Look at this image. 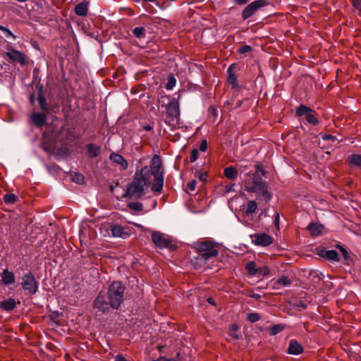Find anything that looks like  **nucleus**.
Segmentation results:
<instances>
[{
	"instance_id": "obj_32",
	"label": "nucleus",
	"mask_w": 361,
	"mask_h": 361,
	"mask_svg": "<svg viewBox=\"0 0 361 361\" xmlns=\"http://www.w3.org/2000/svg\"><path fill=\"white\" fill-rule=\"evenodd\" d=\"M176 79L173 74H169L168 76V81L165 85L167 90H171L176 86Z\"/></svg>"
},
{
	"instance_id": "obj_9",
	"label": "nucleus",
	"mask_w": 361,
	"mask_h": 361,
	"mask_svg": "<svg viewBox=\"0 0 361 361\" xmlns=\"http://www.w3.org/2000/svg\"><path fill=\"white\" fill-rule=\"evenodd\" d=\"M268 5L267 0H257L249 4L242 12V18L247 20L252 16L258 10Z\"/></svg>"
},
{
	"instance_id": "obj_36",
	"label": "nucleus",
	"mask_w": 361,
	"mask_h": 361,
	"mask_svg": "<svg viewBox=\"0 0 361 361\" xmlns=\"http://www.w3.org/2000/svg\"><path fill=\"white\" fill-rule=\"evenodd\" d=\"M17 196L14 194H6L4 195V200L7 204H13L17 201Z\"/></svg>"
},
{
	"instance_id": "obj_41",
	"label": "nucleus",
	"mask_w": 361,
	"mask_h": 361,
	"mask_svg": "<svg viewBox=\"0 0 361 361\" xmlns=\"http://www.w3.org/2000/svg\"><path fill=\"white\" fill-rule=\"evenodd\" d=\"M197 182L195 180L190 181L187 185V192H192L195 190Z\"/></svg>"
},
{
	"instance_id": "obj_8",
	"label": "nucleus",
	"mask_w": 361,
	"mask_h": 361,
	"mask_svg": "<svg viewBox=\"0 0 361 361\" xmlns=\"http://www.w3.org/2000/svg\"><path fill=\"white\" fill-rule=\"evenodd\" d=\"M22 288L29 294L33 295L38 290V283L32 272L28 271L24 274L21 282Z\"/></svg>"
},
{
	"instance_id": "obj_54",
	"label": "nucleus",
	"mask_w": 361,
	"mask_h": 361,
	"mask_svg": "<svg viewBox=\"0 0 361 361\" xmlns=\"http://www.w3.org/2000/svg\"><path fill=\"white\" fill-rule=\"evenodd\" d=\"M235 186V185L234 184H232L231 185H227L226 186V192H230L234 191Z\"/></svg>"
},
{
	"instance_id": "obj_20",
	"label": "nucleus",
	"mask_w": 361,
	"mask_h": 361,
	"mask_svg": "<svg viewBox=\"0 0 361 361\" xmlns=\"http://www.w3.org/2000/svg\"><path fill=\"white\" fill-rule=\"evenodd\" d=\"M110 159L113 162L121 165L123 169H126L128 168V164L127 161L119 154L112 153L110 155Z\"/></svg>"
},
{
	"instance_id": "obj_17",
	"label": "nucleus",
	"mask_w": 361,
	"mask_h": 361,
	"mask_svg": "<svg viewBox=\"0 0 361 361\" xmlns=\"http://www.w3.org/2000/svg\"><path fill=\"white\" fill-rule=\"evenodd\" d=\"M1 280L4 286L12 285L15 283V276L8 269H4L1 273Z\"/></svg>"
},
{
	"instance_id": "obj_58",
	"label": "nucleus",
	"mask_w": 361,
	"mask_h": 361,
	"mask_svg": "<svg viewBox=\"0 0 361 361\" xmlns=\"http://www.w3.org/2000/svg\"><path fill=\"white\" fill-rule=\"evenodd\" d=\"M230 336L235 340L238 339V335L233 331H231Z\"/></svg>"
},
{
	"instance_id": "obj_35",
	"label": "nucleus",
	"mask_w": 361,
	"mask_h": 361,
	"mask_svg": "<svg viewBox=\"0 0 361 361\" xmlns=\"http://www.w3.org/2000/svg\"><path fill=\"white\" fill-rule=\"evenodd\" d=\"M84 176L83 175L79 173H74L71 175V180L78 183V184H82L84 183Z\"/></svg>"
},
{
	"instance_id": "obj_12",
	"label": "nucleus",
	"mask_w": 361,
	"mask_h": 361,
	"mask_svg": "<svg viewBox=\"0 0 361 361\" xmlns=\"http://www.w3.org/2000/svg\"><path fill=\"white\" fill-rule=\"evenodd\" d=\"M235 69V64H231L227 69V81L231 85V89L238 90L239 89V85L237 80V75L234 71Z\"/></svg>"
},
{
	"instance_id": "obj_2",
	"label": "nucleus",
	"mask_w": 361,
	"mask_h": 361,
	"mask_svg": "<svg viewBox=\"0 0 361 361\" xmlns=\"http://www.w3.org/2000/svg\"><path fill=\"white\" fill-rule=\"evenodd\" d=\"M244 185L248 192L261 195L266 201L271 199L267 184L257 173H248L244 178Z\"/></svg>"
},
{
	"instance_id": "obj_27",
	"label": "nucleus",
	"mask_w": 361,
	"mask_h": 361,
	"mask_svg": "<svg viewBox=\"0 0 361 361\" xmlns=\"http://www.w3.org/2000/svg\"><path fill=\"white\" fill-rule=\"evenodd\" d=\"M88 6L86 3H80L75 7V13L79 16H85L87 13Z\"/></svg>"
},
{
	"instance_id": "obj_53",
	"label": "nucleus",
	"mask_w": 361,
	"mask_h": 361,
	"mask_svg": "<svg viewBox=\"0 0 361 361\" xmlns=\"http://www.w3.org/2000/svg\"><path fill=\"white\" fill-rule=\"evenodd\" d=\"M115 361H128L123 356L118 355L115 357Z\"/></svg>"
},
{
	"instance_id": "obj_46",
	"label": "nucleus",
	"mask_w": 361,
	"mask_h": 361,
	"mask_svg": "<svg viewBox=\"0 0 361 361\" xmlns=\"http://www.w3.org/2000/svg\"><path fill=\"white\" fill-rule=\"evenodd\" d=\"M310 275L312 276V277H317L318 278V280H321L324 277V275L322 273V272H319L318 271H312L310 272Z\"/></svg>"
},
{
	"instance_id": "obj_30",
	"label": "nucleus",
	"mask_w": 361,
	"mask_h": 361,
	"mask_svg": "<svg viewBox=\"0 0 361 361\" xmlns=\"http://www.w3.org/2000/svg\"><path fill=\"white\" fill-rule=\"evenodd\" d=\"M245 269L250 276H255L258 273V270L256 268V264L255 262L252 261L247 263Z\"/></svg>"
},
{
	"instance_id": "obj_61",
	"label": "nucleus",
	"mask_w": 361,
	"mask_h": 361,
	"mask_svg": "<svg viewBox=\"0 0 361 361\" xmlns=\"http://www.w3.org/2000/svg\"><path fill=\"white\" fill-rule=\"evenodd\" d=\"M233 329L234 331H235V330H236V329H237V325H235H235H233Z\"/></svg>"
},
{
	"instance_id": "obj_11",
	"label": "nucleus",
	"mask_w": 361,
	"mask_h": 361,
	"mask_svg": "<svg viewBox=\"0 0 361 361\" xmlns=\"http://www.w3.org/2000/svg\"><path fill=\"white\" fill-rule=\"evenodd\" d=\"M152 240L157 247L161 249L166 248L169 245V241L168 239L164 235L163 233L159 231L152 232Z\"/></svg>"
},
{
	"instance_id": "obj_33",
	"label": "nucleus",
	"mask_w": 361,
	"mask_h": 361,
	"mask_svg": "<svg viewBox=\"0 0 361 361\" xmlns=\"http://www.w3.org/2000/svg\"><path fill=\"white\" fill-rule=\"evenodd\" d=\"M146 30L144 27H136L133 30V34L137 38L141 39L145 37Z\"/></svg>"
},
{
	"instance_id": "obj_29",
	"label": "nucleus",
	"mask_w": 361,
	"mask_h": 361,
	"mask_svg": "<svg viewBox=\"0 0 361 361\" xmlns=\"http://www.w3.org/2000/svg\"><path fill=\"white\" fill-rule=\"evenodd\" d=\"M191 262L196 269L202 268L207 264V262L204 261L199 255L197 257H193Z\"/></svg>"
},
{
	"instance_id": "obj_48",
	"label": "nucleus",
	"mask_w": 361,
	"mask_h": 361,
	"mask_svg": "<svg viewBox=\"0 0 361 361\" xmlns=\"http://www.w3.org/2000/svg\"><path fill=\"white\" fill-rule=\"evenodd\" d=\"M257 270H258V273H259L260 274H262L263 276L268 274L269 272V269L265 266L257 269Z\"/></svg>"
},
{
	"instance_id": "obj_42",
	"label": "nucleus",
	"mask_w": 361,
	"mask_h": 361,
	"mask_svg": "<svg viewBox=\"0 0 361 361\" xmlns=\"http://www.w3.org/2000/svg\"><path fill=\"white\" fill-rule=\"evenodd\" d=\"M337 247L340 249L344 259H345V260L349 259L350 255H349L348 250L345 248H344L340 245H338Z\"/></svg>"
},
{
	"instance_id": "obj_51",
	"label": "nucleus",
	"mask_w": 361,
	"mask_h": 361,
	"mask_svg": "<svg viewBox=\"0 0 361 361\" xmlns=\"http://www.w3.org/2000/svg\"><path fill=\"white\" fill-rule=\"evenodd\" d=\"M250 0H233V2L238 5H245Z\"/></svg>"
},
{
	"instance_id": "obj_24",
	"label": "nucleus",
	"mask_w": 361,
	"mask_h": 361,
	"mask_svg": "<svg viewBox=\"0 0 361 361\" xmlns=\"http://www.w3.org/2000/svg\"><path fill=\"white\" fill-rule=\"evenodd\" d=\"M307 228H308V230L312 233V235H313L314 236H318L320 234H322L323 228H324V227L322 224H317V223H311L310 224H309Z\"/></svg>"
},
{
	"instance_id": "obj_14",
	"label": "nucleus",
	"mask_w": 361,
	"mask_h": 361,
	"mask_svg": "<svg viewBox=\"0 0 361 361\" xmlns=\"http://www.w3.org/2000/svg\"><path fill=\"white\" fill-rule=\"evenodd\" d=\"M319 257L329 261L338 262L339 257L338 252L334 250L322 249L318 252Z\"/></svg>"
},
{
	"instance_id": "obj_1",
	"label": "nucleus",
	"mask_w": 361,
	"mask_h": 361,
	"mask_svg": "<svg viewBox=\"0 0 361 361\" xmlns=\"http://www.w3.org/2000/svg\"><path fill=\"white\" fill-rule=\"evenodd\" d=\"M150 181V173L147 166L136 171L132 182L128 184L125 196L131 199H137L145 194Z\"/></svg>"
},
{
	"instance_id": "obj_44",
	"label": "nucleus",
	"mask_w": 361,
	"mask_h": 361,
	"mask_svg": "<svg viewBox=\"0 0 361 361\" xmlns=\"http://www.w3.org/2000/svg\"><path fill=\"white\" fill-rule=\"evenodd\" d=\"M283 329L281 325H274L271 329V333L272 335H276L279 333Z\"/></svg>"
},
{
	"instance_id": "obj_45",
	"label": "nucleus",
	"mask_w": 361,
	"mask_h": 361,
	"mask_svg": "<svg viewBox=\"0 0 361 361\" xmlns=\"http://www.w3.org/2000/svg\"><path fill=\"white\" fill-rule=\"evenodd\" d=\"M353 7L361 12V0H350Z\"/></svg>"
},
{
	"instance_id": "obj_5",
	"label": "nucleus",
	"mask_w": 361,
	"mask_h": 361,
	"mask_svg": "<svg viewBox=\"0 0 361 361\" xmlns=\"http://www.w3.org/2000/svg\"><path fill=\"white\" fill-rule=\"evenodd\" d=\"M180 115L179 103L176 99H173L167 105L166 109L165 122L169 126L174 124Z\"/></svg>"
},
{
	"instance_id": "obj_13",
	"label": "nucleus",
	"mask_w": 361,
	"mask_h": 361,
	"mask_svg": "<svg viewBox=\"0 0 361 361\" xmlns=\"http://www.w3.org/2000/svg\"><path fill=\"white\" fill-rule=\"evenodd\" d=\"M109 302H108L106 300L105 295L104 294L99 293L94 302V306L98 310L106 312L109 310Z\"/></svg>"
},
{
	"instance_id": "obj_49",
	"label": "nucleus",
	"mask_w": 361,
	"mask_h": 361,
	"mask_svg": "<svg viewBox=\"0 0 361 361\" xmlns=\"http://www.w3.org/2000/svg\"><path fill=\"white\" fill-rule=\"evenodd\" d=\"M200 149L202 152H205L207 149V142L206 140H202L200 145Z\"/></svg>"
},
{
	"instance_id": "obj_43",
	"label": "nucleus",
	"mask_w": 361,
	"mask_h": 361,
	"mask_svg": "<svg viewBox=\"0 0 361 361\" xmlns=\"http://www.w3.org/2000/svg\"><path fill=\"white\" fill-rule=\"evenodd\" d=\"M252 49L251 47L249 46V45H243L242 47H240L239 49H238V52L240 54H245L248 51H250Z\"/></svg>"
},
{
	"instance_id": "obj_31",
	"label": "nucleus",
	"mask_w": 361,
	"mask_h": 361,
	"mask_svg": "<svg viewBox=\"0 0 361 361\" xmlns=\"http://www.w3.org/2000/svg\"><path fill=\"white\" fill-rule=\"evenodd\" d=\"M257 208V204L255 200H250L247 203V206L245 210L246 214H254Z\"/></svg>"
},
{
	"instance_id": "obj_23",
	"label": "nucleus",
	"mask_w": 361,
	"mask_h": 361,
	"mask_svg": "<svg viewBox=\"0 0 361 361\" xmlns=\"http://www.w3.org/2000/svg\"><path fill=\"white\" fill-rule=\"evenodd\" d=\"M87 150L88 156L94 158L100 154L101 148L99 146L90 143L87 145Z\"/></svg>"
},
{
	"instance_id": "obj_56",
	"label": "nucleus",
	"mask_w": 361,
	"mask_h": 361,
	"mask_svg": "<svg viewBox=\"0 0 361 361\" xmlns=\"http://www.w3.org/2000/svg\"><path fill=\"white\" fill-rule=\"evenodd\" d=\"M274 223H275L276 226L279 228V214H276V215L275 216Z\"/></svg>"
},
{
	"instance_id": "obj_40",
	"label": "nucleus",
	"mask_w": 361,
	"mask_h": 361,
	"mask_svg": "<svg viewBox=\"0 0 361 361\" xmlns=\"http://www.w3.org/2000/svg\"><path fill=\"white\" fill-rule=\"evenodd\" d=\"M198 155H199V151L197 149H193L191 152V154H190V162H194L195 161L197 158H198Z\"/></svg>"
},
{
	"instance_id": "obj_4",
	"label": "nucleus",
	"mask_w": 361,
	"mask_h": 361,
	"mask_svg": "<svg viewBox=\"0 0 361 361\" xmlns=\"http://www.w3.org/2000/svg\"><path fill=\"white\" fill-rule=\"evenodd\" d=\"M195 248L200 252L198 254L207 263L210 258L218 255V250L214 245L209 241L197 242L195 243Z\"/></svg>"
},
{
	"instance_id": "obj_19",
	"label": "nucleus",
	"mask_w": 361,
	"mask_h": 361,
	"mask_svg": "<svg viewBox=\"0 0 361 361\" xmlns=\"http://www.w3.org/2000/svg\"><path fill=\"white\" fill-rule=\"evenodd\" d=\"M302 345L295 340H290L288 345V353L291 355H299L302 352Z\"/></svg>"
},
{
	"instance_id": "obj_60",
	"label": "nucleus",
	"mask_w": 361,
	"mask_h": 361,
	"mask_svg": "<svg viewBox=\"0 0 361 361\" xmlns=\"http://www.w3.org/2000/svg\"><path fill=\"white\" fill-rule=\"evenodd\" d=\"M207 302L210 303L211 305H214V300L212 298H209L207 299Z\"/></svg>"
},
{
	"instance_id": "obj_6",
	"label": "nucleus",
	"mask_w": 361,
	"mask_h": 361,
	"mask_svg": "<svg viewBox=\"0 0 361 361\" xmlns=\"http://www.w3.org/2000/svg\"><path fill=\"white\" fill-rule=\"evenodd\" d=\"M4 54L11 61L18 62L21 66L29 63V58L23 52L13 49L11 45L5 47Z\"/></svg>"
},
{
	"instance_id": "obj_16",
	"label": "nucleus",
	"mask_w": 361,
	"mask_h": 361,
	"mask_svg": "<svg viewBox=\"0 0 361 361\" xmlns=\"http://www.w3.org/2000/svg\"><path fill=\"white\" fill-rule=\"evenodd\" d=\"M112 235L116 238L126 239L130 236L129 233L125 231L124 228L118 224L111 225L110 227Z\"/></svg>"
},
{
	"instance_id": "obj_34",
	"label": "nucleus",
	"mask_w": 361,
	"mask_h": 361,
	"mask_svg": "<svg viewBox=\"0 0 361 361\" xmlns=\"http://www.w3.org/2000/svg\"><path fill=\"white\" fill-rule=\"evenodd\" d=\"M0 30L3 32L6 38L12 39L13 40L16 39V36L7 27L3 25H0Z\"/></svg>"
},
{
	"instance_id": "obj_10",
	"label": "nucleus",
	"mask_w": 361,
	"mask_h": 361,
	"mask_svg": "<svg viewBox=\"0 0 361 361\" xmlns=\"http://www.w3.org/2000/svg\"><path fill=\"white\" fill-rule=\"evenodd\" d=\"M149 173L150 175L157 176V175H164V169L162 166V161L161 157L154 154L150 162V169Z\"/></svg>"
},
{
	"instance_id": "obj_57",
	"label": "nucleus",
	"mask_w": 361,
	"mask_h": 361,
	"mask_svg": "<svg viewBox=\"0 0 361 361\" xmlns=\"http://www.w3.org/2000/svg\"><path fill=\"white\" fill-rule=\"evenodd\" d=\"M207 177V173H202L199 176V178L201 180L204 181Z\"/></svg>"
},
{
	"instance_id": "obj_21",
	"label": "nucleus",
	"mask_w": 361,
	"mask_h": 361,
	"mask_svg": "<svg viewBox=\"0 0 361 361\" xmlns=\"http://www.w3.org/2000/svg\"><path fill=\"white\" fill-rule=\"evenodd\" d=\"M292 281L286 276H282L279 278L274 283L275 288H281L282 287H288L291 285Z\"/></svg>"
},
{
	"instance_id": "obj_47",
	"label": "nucleus",
	"mask_w": 361,
	"mask_h": 361,
	"mask_svg": "<svg viewBox=\"0 0 361 361\" xmlns=\"http://www.w3.org/2000/svg\"><path fill=\"white\" fill-rule=\"evenodd\" d=\"M38 102L39 103V105H40V107L42 108V109H43V110L47 109L46 100L43 97H39Z\"/></svg>"
},
{
	"instance_id": "obj_52",
	"label": "nucleus",
	"mask_w": 361,
	"mask_h": 361,
	"mask_svg": "<svg viewBox=\"0 0 361 361\" xmlns=\"http://www.w3.org/2000/svg\"><path fill=\"white\" fill-rule=\"evenodd\" d=\"M154 361H178L176 359H167L164 357H161L157 360H154Z\"/></svg>"
},
{
	"instance_id": "obj_38",
	"label": "nucleus",
	"mask_w": 361,
	"mask_h": 361,
	"mask_svg": "<svg viewBox=\"0 0 361 361\" xmlns=\"http://www.w3.org/2000/svg\"><path fill=\"white\" fill-rule=\"evenodd\" d=\"M128 207L134 211L140 212L142 210V204L138 202H133L128 204Z\"/></svg>"
},
{
	"instance_id": "obj_7",
	"label": "nucleus",
	"mask_w": 361,
	"mask_h": 361,
	"mask_svg": "<svg viewBox=\"0 0 361 361\" xmlns=\"http://www.w3.org/2000/svg\"><path fill=\"white\" fill-rule=\"evenodd\" d=\"M297 116H305L307 122L312 126L319 124V119L317 117L316 112L311 108L305 105H300L295 109Z\"/></svg>"
},
{
	"instance_id": "obj_50",
	"label": "nucleus",
	"mask_w": 361,
	"mask_h": 361,
	"mask_svg": "<svg viewBox=\"0 0 361 361\" xmlns=\"http://www.w3.org/2000/svg\"><path fill=\"white\" fill-rule=\"evenodd\" d=\"M322 139L324 140H335V137L334 136H333L332 135H330V134H325V135H322Z\"/></svg>"
},
{
	"instance_id": "obj_3",
	"label": "nucleus",
	"mask_w": 361,
	"mask_h": 361,
	"mask_svg": "<svg viewBox=\"0 0 361 361\" xmlns=\"http://www.w3.org/2000/svg\"><path fill=\"white\" fill-rule=\"evenodd\" d=\"M125 287L119 281H114L108 288V298L110 306L117 309L123 300Z\"/></svg>"
},
{
	"instance_id": "obj_25",
	"label": "nucleus",
	"mask_w": 361,
	"mask_h": 361,
	"mask_svg": "<svg viewBox=\"0 0 361 361\" xmlns=\"http://www.w3.org/2000/svg\"><path fill=\"white\" fill-rule=\"evenodd\" d=\"M16 300L13 298H8L7 300H4L1 302L0 307L6 311H11L16 307Z\"/></svg>"
},
{
	"instance_id": "obj_15",
	"label": "nucleus",
	"mask_w": 361,
	"mask_h": 361,
	"mask_svg": "<svg viewBox=\"0 0 361 361\" xmlns=\"http://www.w3.org/2000/svg\"><path fill=\"white\" fill-rule=\"evenodd\" d=\"M272 241V238L266 233L256 235L255 239L252 240L255 245L264 247L271 245Z\"/></svg>"
},
{
	"instance_id": "obj_26",
	"label": "nucleus",
	"mask_w": 361,
	"mask_h": 361,
	"mask_svg": "<svg viewBox=\"0 0 361 361\" xmlns=\"http://www.w3.org/2000/svg\"><path fill=\"white\" fill-rule=\"evenodd\" d=\"M225 176L230 180H235L238 177V171L234 166H228L224 169Z\"/></svg>"
},
{
	"instance_id": "obj_37",
	"label": "nucleus",
	"mask_w": 361,
	"mask_h": 361,
	"mask_svg": "<svg viewBox=\"0 0 361 361\" xmlns=\"http://www.w3.org/2000/svg\"><path fill=\"white\" fill-rule=\"evenodd\" d=\"M260 314L259 313L255 312L249 313L247 316V320L252 323L258 322L260 319Z\"/></svg>"
},
{
	"instance_id": "obj_18",
	"label": "nucleus",
	"mask_w": 361,
	"mask_h": 361,
	"mask_svg": "<svg viewBox=\"0 0 361 361\" xmlns=\"http://www.w3.org/2000/svg\"><path fill=\"white\" fill-rule=\"evenodd\" d=\"M153 176L154 182L151 189L154 192L159 193L162 190L164 186V175H157Z\"/></svg>"
},
{
	"instance_id": "obj_59",
	"label": "nucleus",
	"mask_w": 361,
	"mask_h": 361,
	"mask_svg": "<svg viewBox=\"0 0 361 361\" xmlns=\"http://www.w3.org/2000/svg\"><path fill=\"white\" fill-rule=\"evenodd\" d=\"M144 129L147 131H150L152 129V127L150 125L145 126Z\"/></svg>"
},
{
	"instance_id": "obj_22",
	"label": "nucleus",
	"mask_w": 361,
	"mask_h": 361,
	"mask_svg": "<svg viewBox=\"0 0 361 361\" xmlns=\"http://www.w3.org/2000/svg\"><path fill=\"white\" fill-rule=\"evenodd\" d=\"M32 121L38 127H42L46 122V116L42 113H35L31 116Z\"/></svg>"
},
{
	"instance_id": "obj_39",
	"label": "nucleus",
	"mask_w": 361,
	"mask_h": 361,
	"mask_svg": "<svg viewBox=\"0 0 361 361\" xmlns=\"http://www.w3.org/2000/svg\"><path fill=\"white\" fill-rule=\"evenodd\" d=\"M292 306L299 311L306 309L307 305L302 301H296L292 304Z\"/></svg>"
},
{
	"instance_id": "obj_28",
	"label": "nucleus",
	"mask_w": 361,
	"mask_h": 361,
	"mask_svg": "<svg viewBox=\"0 0 361 361\" xmlns=\"http://www.w3.org/2000/svg\"><path fill=\"white\" fill-rule=\"evenodd\" d=\"M350 164L356 166H361V155L358 154H351L348 158Z\"/></svg>"
},
{
	"instance_id": "obj_55",
	"label": "nucleus",
	"mask_w": 361,
	"mask_h": 361,
	"mask_svg": "<svg viewBox=\"0 0 361 361\" xmlns=\"http://www.w3.org/2000/svg\"><path fill=\"white\" fill-rule=\"evenodd\" d=\"M250 297L255 299V300H259L261 298V295L258 293H252L250 295Z\"/></svg>"
}]
</instances>
